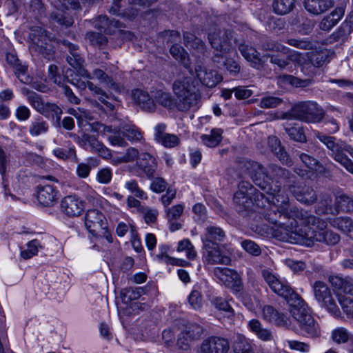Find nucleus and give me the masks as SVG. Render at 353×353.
<instances>
[{"label": "nucleus", "instance_id": "18", "mask_svg": "<svg viewBox=\"0 0 353 353\" xmlns=\"http://www.w3.org/2000/svg\"><path fill=\"white\" fill-rule=\"evenodd\" d=\"M90 130L92 132H97L104 135L108 134V140L112 145L125 146L126 142L124 140V136L116 128H112L111 125H105L100 122H94L89 123Z\"/></svg>", "mask_w": 353, "mask_h": 353}, {"label": "nucleus", "instance_id": "19", "mask_svg": "<svg viewBox=\"0 0 353 353\" xmlns=\"http://www.w3.org/2000/svg\"><path fill=\"white\" fill-rule=\"evenodd\" d=\"M229 342L221 337L211 336L203 341L197 353H227Z\"/></svg>", "mask_w": 353, "mask_h": 353}, {"label": "nucleus", "instance_id": "16", "mask_svg": "<svg viewBox=\"0 0 353 353\" xmlns=\"http://www.w3.org/2000/svg\"><path fill=\"white\" fill-rule=\"evenodd\" d=\"M85 224L88 231L94 236L105 233L107 222L105 216L97 209L88 210L85 216Z\"/></svg>", "mask_w": 353, "mask_h": 353}, {"label": "nucleus", "instance_id": "45", "mask_svg": "<svg viewBox=\"0 0 353 353\" xmlns=\"http://www.w3.org/2000/svg\"><path fill=\"white\" fill-rule=\"evenodd\" d=\"M285 130L291 139L301 143L306 142V137L302 127L299 125H287L285 127Z\"/></svg>", "mask_w": 353, "mask_h": 353}, {"label": "nucleus", "instance_id": "22", "mask_svg": "<svg viewBox=\"0 0 353 353\" xmlns=\"http://www.w3.org/2000/svg\"><path fill=\"white\" fill-rule=\"evenodd\" d=\"M195 73L201 83L208 88H214L222 81V77L217 71L208 70L201 65L195 67Z\"/></svg>", "mask_w": 353, "mask_h": 353}, {"label": "nucleus", "instance_id": "46", "mask_svg": "<svg viewBox=\"0 0 353 353\" xmlns=\"http://www.w3.org/2000/svg\"><path fill=\"white\" fill-rule=\"evenodd\" d=\"M53 154L57 158L63 160H70L74 162L78 161L74 147H70L67 148H56L53 150Z\"/></svg>", "mask_w": 353, "mask_h": 353}, {"label": "nucleus", "instance_id": "59", "mask_svg": "<svg viewBox=\"0 0 353 353\" xmlns=\"http://www.w3.org/2000/svg\"><path fill=\"white\" fill-rule=\"evenodd\" d=\"M285 43L288 45L301 50H310L312 43L307 39L290 38L286 39Z\"/></svg>", "mask_w": 353, "mask_h": 353}, {"label": "nucleus", "instance_id": "1", "mask_svg": "<svg viewBox=\"0 0 353 353\" xmlns=\"http://www.w3.org/2000/svg\"><path fill=\"white\" fill-rule=\"evenodd\" d=\"M262 275L270 289L288 301L290 306V313L303 335L312 339L320 337V325L312 316L304 300L286 282L280 280L270 271L263 270Z\"/></svg>", "mask_w": 353, "mask_h": 353}, {"label": "nucleus", "instance_id": "21", "mask_svg": "<svg viewBox=\"0 0 353 353\" xmlns=\"http://www.w3.org/2000/svg\"><path fill=\"white\" fill-rule=\"evenodd\" d=\"M62 212L69 216H79L84 210V202L76 195L65 196L61 201Z\"/></svg>", "mask_w": 353, "mask_h": 353}, {"label": "nucleus", "instance_id": "44", "mask_svg": "<svg viewBox=\"0 0 353 353\" xmlns=\"http://www.w3.org/2000/svg\"><path fill=\"white\" fill-rule=\"evenodd\" d=\"M183 40L186 46H190L200 52H203L204 51V42L201 39L196 37L193 34L190 32H184Z\"/></svg>", "mask_w": 353, "mask_h": 353}, {"label": "nucleus", "instance_id": "51", "mask_svg": "<svg viewBox=\"0 0 353 353\" xmlns=\"http://www.w3.org/2000/svg\"><path fill=\"white\" fill-rule=\"evenodd\" d=\"M351 335L347 329L339 327L332 331V339L335 343L341 344L347 342Z\"/></svg>", "mask_w": 353, "mask_h": 353}, {"label": "nucleus", "instance_id": "64", "mask_svg": "<svg viewBox=\"0 0 353 353\" xmlns=\"http://www.w3.org/2000/svg\"><path fill=\"white\" fill-rule=\"evenodd\" d=\"M242 248L253 256H259L261 253L260 247L253 241L244 240L241 242Z\"/></svg>", "mask_w": 353, "mask_h": 353}, {"label": "nucleus", "instance_id": "17", "mask_svg": "<svg viewBox=\"0 0 353 353\" xmlns=\"http://www.w3.org/2000/svg\"><path fill=\"white\" fill-rule=\"evenodd\" d=\"M214 274L225 287L234 292H238L242 290L241 279L236 271L228 268H216L214 270Z\"/></svg>", "mask_w": 353, "mask_h": 353}, {"label": "nucleus", "instance_id": "63", "mask_svg": "<svg viewBox=\"0 0 353 353\" xmlns=\"http://www.w3.org/2000/svg\"><path fill=\"white\" fill-rule=\"evenodd\" d=\"M29 10L34 17H41L45 12V7L41 0H30Z\"/></svg>", "mask_w": 353, "mask_h": 353}, {"label": "nucleus", "instance_id": "25", "mask_svg": "<svg viewBox=\"0 0 353 353\" xmlns=\"http://www.w3.org/2000/svg\"><path fill=\"white\" fill-rule=\"evenodd\" d=\"M137 166L148 179L154 177L157 168L156 159L148 152H141L137 161Z\"/></svg>", "mask_w": 353, "mask_h": 353}, {"label": "nucleus", "instance_id": "43", "mask_svg": "<svg viewBox=\"0 0 353 353\" xmlns=\"http://www.w3.org/2000/svg\"><path fill=\"white\" fill-rule=\"evenodd\" d=\"M294 6V0H274L272 5L274 11L281 15L289 13L292 10Z\"/></svg>", "mask_w": 353, "mask_h": 353}, {"label": "nucleus", "instance_id": "48", "mask_svg": "<svg viewBox=\"0 0 353 353\" xmlns=\"http://www.w3.org/2000/svg\"><path fill=\"white\" fill-rule=\"evenodd\" d=\"M144 290L141 287L138 288H129L124 289L121 293V296L122 300L125 303L130 302L133 300L138 299L143 294Z\"/></svg>", "mask_w": 353, "mask_h": 353}, {"label": "nucleus", "instance_id": "12", "mask_svg": "<svg viewBox=\"0 0 353 353\" xmlns=\"http://www.w3.org/2000/svg\"><path fill=\"white\" fill-rule=\"evenodd\" d=\"M316 300L332 315L339 316L341 312L331 294L327 284L323 281H317L312 285Z\"/></svg>", "mask_w": 353, "mask_h": 353}, {"label": "nucleus", "instance_id": "24", "mask_svg": "<svg viewBox=\"0 0 353 353\" xmlns=\"http://www.w3.org/2000/svg\"><path fill=\"white\" fill-rule=\"evenodd\" d=\"M263 317L267 321L279 327H288L290 320L283 313L279 312L271 305H265L263 308Z\"/></svg>", "mask_w": 353, "mask_h": 353}, {"label": "nucleus", "instance_id": "15", "mask_svg": "<svg viewBox=\"0 0 353 353\" xmlns=\"http://www.w3.org/2000/svg\"><path fill=\"white\" fill-rule=\"evenodd\" d=\"M203 327L196 323H187L183 327L177 339V345L183 350H188L191 343L199 341L203 334Z\"/></svg>", "mask_w": 353, "mask_h": 353}, {"label": "nucleus", "instance_id": "31", "mask_svg": "<svg viewBox=\"0 0 353 353\" xmlns=\"http://www.w3.org/2000/svg\"><path fill=\"white\" fill-rule=\"evenodd\" d=\"M329 281L334 288L345 294L353 296V278L350 276L343 278L339 276H331L329 278Z\"/></svg>", "mask_w": 353, "mask_h": 353}, {"label": "nucleus", "instance_id": "42", "mask_svg": "<svg viewBox=\"0 0 353 353\" xmlns=\"http://www.w3.org/2000/svg\"><path fill=\"white\" fill-rule=\"evenodd\" d=\"M334 209H336L337 212L340 210L347 212H352L353 199L345 194L336 197Z\"/></svg>", "mask_w": 353, "mask_h": 353}, {"label": "nucleus", "instance_id": "58", "mask_svg": "<svg viewBox=\"0 0 353 353\" xmlns=\"http://www.w3.org/2000/svg\"><path fill=\"white\" fill-rule=\"evenodd\" d=\"M50 19L66 28L72 26L74 23L72 18L58 12H52L50 14Z\"/></svg>", "mask_w": 353, "mask_h": 353}, {"label": "nucleus", "instance_id": "3", "mask_svg": "<svg viewBox=\"0 0 353 353\" xmlns=\"http://www.w3.org/2000/svg\"><path fill=\"white\" fill-rule=\"evenodd\" d=\"M172 90L176 97V109L179 111L187 112L196 107L201 101L199 89L190 77L175 80Z\"/></svg>", "mask_w": 353, "mask_h": 353}, {"label": "nucleus", "instance_id": "56", "mask_svg": "<svg viewBox=\"0 0 353 353\" xmlns=\"http://www.w3.org/2000/svg\"><path fill=\"white\" fill-rule=\"evenodd\" d=\"M28 249L21 252V256L24 259H29L38 253V248H41L39 241L37 239L30 241L27 244Z\"/></svg>", "mask_w": 353, "mask_h": 353}, {"label": "nucleus", "instance_id": "20", "mask_svg": "<svg viewBox=\"0 0 353 353\" xmlns=\"http://www.w3.org/2000/svg\"><path fill=\"white\" fill-rule=\"evenodd\" d=\"M297 201L305 204L311 205L317 200V194L315 190L310 186L298 185L296 183L290 184L288 190Z\"/></svg>", "mask_w": 353, "mask_h": 353}, {"label": "nucleus", "instance_id": "39", "mask_svg": "<svg viewBox=\"0 0 353 353\" xmlns=\"http://www.w3.org/2000/svg\"><path fill=\"white\" fill-rule=\"evenodd\" d=\"M260 46L265 50L279 52L283 54H288L289 51V48L286 46L265 36L261 37Z\"/></svg>", "mask_w": 353, "mask_h": 353}, {"label": "nucleus", "instance_id": "57", "mask_svg": "<svg viewBox=\"0 0 353 353\" xmlns=\"http://www.w3.org/2000/svg\"><path fill=\"white\" fill-rule=\"evenodd\" d=\"M140 157L139 152L135 148H129L125 152L121 157H118L119 163H128L138 160Z\"/></svg>", "mask_w": 353, "mask_h": 353}, {"label": "nucleus", "instance_id": "53", "mask_svg": "<svg viewBox=\"0 0 353 353\" xmlns=\"http://www.w3.org/2000/svg\"><path fill=\"white\" fill-rule=\"evenodd\" d=\"M48 130V124L42 119H37L31 123L29 132L32 136H39Z\"/></svg>", "mask_w": 353, "mask_h": 353}, {"label": "nucleus", "instance_id": "33", "mask_svg": "<svg viewBox=\"0 0 353 353\" xmlns=\"http://www.w3.org/2000/svg\"><path fill=\"white\" fill-rule=\"evenodd\" d=\"M238 48L245 59L254 65L260 64L261 61V54L255 48L245 43H240Z\"/></svg>", "mask_w": 353, "mask_h": 353}, {"label": "nucleus", "instance_id": "4", "mask_svg": "<svg viewBox=\"0 0 353 353\" xmlns=\"http://www.w3.org/2000/svg\"><path fill=\"white\" fill-rule=\"evenodd\" d=\"M315 136L330 150V156L353 174V162L344 154L347 152L353 157V148L345 142L323 132H317Z\"/></svg>", "mask_w": 353, "mask_h": 353}, {"label": "nucleus", "instance_id": "8", "mask_svg": "<svg viewBox=\"0 0 353 353\" xmlns=\"http://www.w3.org/2000/svg\"><path fill=\"white\" fill-rule=\"evenodd\" d=\"M323 110L314 101H303L291 109V115L307 123H319L324 117Z\"/></svg>", "mask_w": 353, "mask_h": 353}, {"label": "nucleus", "instance_id": "6", "mask_svg": "<svg viewBox=\"0 0 353 353\" xmlns=\"http://www.w3.org/2000/svg\"><path fill=\"white\" fill-rule=\"evenodd\" d=\"M288 222L292 224L288 239H292L293 234L296 235L294 233L293 229L299 223L307 226L312 225L315 229H326L327 225L325 220L311 214L307 211L296 207H290L289 202L288 203Z\"/></svg>", "mask_w": 353, "mask_h": 353}, {"label": "nucleus", "instance_id": "54", "mask_svg": "<svg viewBox=\"0 0 353 353\" xmlns=\"http://www.w3.org/2000/svg\"><path fill=\"white\" fill-rule=\"evenodd\" d=\"M62 112L61 108L57 104L46 102L43 107V112H41V114L46 117H56L59 120Z\"/></svg>", "mask_w": 353, "mask_h": 353}, {"label": "nucleus", "instance_id": "9", "mask_svg": "<svg viewBox=\"0 0 353 353\" xmlns=\"http://www.w3.org/2000/svg\"><path fill=\"white\" fill-rule=\"evenodd\" d=\"M256 188L248 181H241L238 185V190L234 195L236 210L242 215L254 210L253 196Z\"/></svg>", "mask_w": 353, "mask_h": 353}, {"label": "nucleus", "instance_id": "32", "mask_svg": "<svg viewBox=\"0 0 353 353\" xmlns=\"http://www.w3.org/2000/svg\"><path fill=\"white\" fill-rule=\"evenodd\" d=\"M248 327L251 332L261 340L269 341L273 339V335L270 330L263 327L261 322L257 319H252L248 323Z\"/></svg>", "mask_w": 353, "mask_h": 353}, {"label": "nucleus", "instance_id": "11", "mask_svg": "<svg viewBox=\"0 0 353 353\" xmlns=\"http://www.w3.org/2000/svg\"><path fill=\"white\" fill-rule=\"evenodd\" d=\"M208 40L216 51L228 53L233 48L236 39L230 30L214 29L208 33Z\"/></svg>", "mask_w": 353, "mask_h": 353}, {"label": "nucleus", "instance_id": "23", "mask_svg": "<svg viewBox=\"0 0 353 353\" xmlns=\"http://www.w3.org/2000/svg\"><path fill=\"white\" fill-rule=\"evenodd\" d=\"M58 199V191L51 185H39L37 188V200L45 207L53 206Z\"/></svg>", "mask_w": 353, "mask_h": 353}, {"label": "nucleus", "instance_id": "34", "mask_svg": "<svg viewBox=\"0 0 353 353\" xmlns=\"http://www.w3.org/2000/svg\"><path fill=\"white\" fill-rule=\"evenodd\" d=\"M307 70L320 68L325 63L330 62V57L327 52H316L307 53Z\"/></svg>", "mask_w": 353, "mask_h": 353}, {"label": "nucleus", "instance_id": "2", "mask_svg": "<svg viewBox=\"0 0 353 353\" xmlns=\"http://www.w3.org/2000/svg\"><path fill=\"white\" fill-rule=\"evenodd\" d=\"M245 168L256 185L268 195L267 199L279 201V197L285 196L281 190V184L289 190L290 184L295 183L296 177L288 170L276 164H270L264 168L261 163L248 161Z\"/></svg>", "mask_w": 353, "mask_h": 353}, {"label": "nucleus", "instance_id": "41", "mask_svg": "<svg viewBox=\"0 0 353 353\" xmlns=\"http://www.w3.org/2000/svg\"><path fill=\"white\" fill-rule=\"evenodd\" d=\"M223 131L221 129H212L210 134H204L201 137L203 143L208 147H215L222 139Z\"/></svg>", "mask_w": 353, "mask_h": 353}, {"label": "nucleus", "instance_id": "10", "mask_svg": "<svg viewBox=\"0 0 353 353\" xmlns=\"http://www.w3.org/2000/svg\"><path fill=\"white\" fill-rule=\"evenodd\" d=\"M325 229L308 228L304 234H299V239L294 238V240H303L307 245H310L314 241L325 243L327 245H336L340 241V236L332 231L325 230Z\"/></svg>", "mask_w": 353, "mask_h": 353}, {"label": "nucleus", "instance_id": "27", "mask_svg": "<svg viewBox=\"0 0 353 353\" xmlns=\"http://www.w3.org/2000/svg\"><path fill=\"white\" fill-rule=\"evenodd\" d=\"M268 144L271 151L279 159V160L287 166H292L293 161L290 157L288 154L285 150L284 148L281 146L280 140L275 136L268 137Z\"/></svg>", "mask_w": 353, "mask_h": 353}, {"label": "nucleus", "instance_id": "60", "mask_svg": "<svg viewBox=\"0 0 353 353\" xmlns=\"http://www.w3.org/2000/svg\"><path fill=\"white\" fill-rule=\"evenodd\" d=\"M287 343L290 350L298 351L302 353H307L310 350V345L309 343L296 341V340H288Z\"/></svg>", "mask_w": 353, "mask_h": 353}, {"label": "nucleus", "instance_id": "35", "mask_svg": "<svg viewBox=\"0 0 353 353\" xmlns=\"http://www.w3.org/2000/svg\"><path fill=\"white\" fill-rule=\"evenodd\" d=\"M331 224L334 228L339 229L353 239V220L352 219L347 216L337 217L332 221ZM352 255L353 256V251Z\"/></svg>", "mask_w": 353, "mask_h": 353}, {"label": "nucleus", "instance_id": "52", "mask_svg": "<svg viewBox=\"0 0 353 353\" xmlns=\"http://www.w3.org/2000/svg\"><path fill=\"white\" fill-rule=\"evenodd\" d=\"M122 134L131 141H137L142 139L141 132L134 125H125L123 128Z\"/></svg>", "mask_w": 353, "mask_h": 353}, {"label": "nucleus", "instance_id": "14", "mask_svg": "<svg viewBox=\"0 0 353 353\" xmlns=\"http://www.w3.org/2000/svg\"><path fill=\"white\" fill-rule=\"evenodd\" d=\"M57 43L61 44L68 48L69 54L66 58L67 62L74 69L77 74L88 79H92V76L83 67L84 59L79 52L78 46L73 44L65 39L59 40Z\"/></svg>", "mask_w": 353, "mask_h": 353}, {"label": "nucleus", "instance_id": "61", "mask_svg": "<svg viewBox=\"0 0 353 353\" xmlns=\"http://www.w3.org/2000/svg\"><path fill=\"white\" fill-rule=\"evenodd\" d=\"M296 155L301 161L309 169L314 170L319 164L317 159L313 157L301 152H297Z\"/></svg>", "mask_w": 353, "mask_h": 353}, {"label": "nucleus", "instance_id": "7", "mask_svg": "<svg viewBox=\"0 0 353 353\" xmlns=\"http://www.w3.org/2000/svg\"><path fill=\"white\" fill-rule=\"evenodd\" d=\"M30 30V39L32 40L30 46V51L41 54L48 60L52 59L54 52V41L52 37L41 27H32Z\"/></svg>", "mask_w": 353, "mask_h": 353}, {"label": "nucleus", "instance_id": "13", "mask_svg": "<svg viewBox=\"0 0 353 353\" xmlns=\"http://www.w3.org/2000/svg\"><path fill=\"white\" fill-rule=\"evenodd\" d=\"M123 1V0H112L109 12L117 16L132 19L137 16L139 12L136 6H138L143 8L150 7L158 0H128L129 7L127 8H122Z\"/></svg>", "mask_w": 353, "mask_h": 353}, {"label": "nucleus", "instance_id": "55", "mask_svg": "<svg viewBox=\"0 0 353 353\" xmlns=\"http://www.w3.org/2000/svg\"><path fill=\"white\" fill-rule=\"evenodd\" d=\"M85 39L89 41L90 44L99 47H102L108 43L106 37L98 32H88L85 34Z\"/></svg>", "mask_w": 353, "mask_h": 353}, {"label": "nucleus", "instance_id": "62", "mask_svg": "<svg viewBox=\"0 0 353 353\" xmlns=\"http://www.w3.org/2000/svg\"><path fill=\"white\" fill-rule=\"evenodd\" d=\"M183 205L181 204H177L172 208H168L165 212L168 221L171 222L179 219L183 212Z\"/></svg>", "mask_w": 353, "mask_h": 353}, {"label": "nucleus", "instance_id": "29", "mask_svg": "<svg viewBox=\"0 0 353 353\" xmlns=\"http://www.w3.org/2000/svg\"><path fill=\"white\" fill-rule=\"evenodd\" d=\"M334 6L332 0H305L304 6L310 13L319 15L324 13Z\"/></svg>", "mask_w": 353, "mask_h": 353}, {"label": "nucleus", "instance_id": "37", "mask_svg": "<svg viewBox=\"0 0 353 353\" xmlns=\"http://www.w3.org/2000/svg\"><path fill=\"white\" fill-rule=\"evenodd\" d=\"M153 97L154 101L168 110L176 108V101L170 92L158 90L154 92Z\"/></svg>", "mask_w": 353, "mask_h": 353}, {"label": "nucleus", "instance_id": "49", "mask_svg": "<svg viewBox=\"0 0 353 353\" xmlns=\"http://www.w3.org/2000/svg\"><path fill=\"white\" fill-rule=\"evenodd\" d=\"M288 53L289 63L293 62L301 66L303 71H304L305 69L307 70V53L302 54L295 50H290V49Z\"/></svg>", "mask_w": 353, "mask_h": 353}, {"label": "nucleus", "instance_id": "30", "mask_svg": "<svg viewBox=\"0 0 353 353\" xmlns=\"http://www.w3.org/2000/svg\"><path fill=\"white\" fill-rule=\"evenodd\" d=\"M210 248L203 247L206 250V261L211 264H230L231 259L226 255L222 254L219 249V245H213L210 246Z\"/></svg>", "mask_w": 353, "mask_h": 353}, {"label": "nucleus", "instance_id": "5", "mask_svg": "<svg viewBox=\"0 0 353 353\" xmlns=\"http://www.w3.org/2000/svg\"><path fill=\"white\" fill-rule=\"evenodd\" d=\"M288 197L286 196H281L279 197V201L274 199V202H272L274 206L269 209L264 210L262 215L263 218L270 223L273 224L278 228V230H281V234L284 231L285 236L281 238L283 241H288V236L290 234L292 224L288 222ZM270 203V201L268 200Z\"/></svg>", "mask_w": 353, "mask_h": 353}, {"label": "nucleus", "instance_id": "38", "mask_svg": "<svg viewBox=\"0 0 353 353\" xmlns=\"http://www.w3.org/2000/svg\"><path fill=\"white\" fill-rule=\"evenodd\" d=\"M254 345L243 335H237L233 344L234 353H254Z\"/></svg>", "mask_w": 353, "mask_h": 353}, {"label": "nucleus", "instance_id": "26", "mask_svg": "<svg viewBox=\"0 0 353 353\" xmlns=\"http://www.w3.org/2000/svg\"><path fill=\"white\" fill-rule=\"evenodd\" d=\"M225 236V232L222 228L215 225H209L205 228V232L202 238L203 247L210 248V246L219 245V243L224 240Z\"/></svg>", "mask_w": 353, "mask_h": 353}, {"label": "nucleus", "instance_id": "36", "mask_svg": "<svg viewBox=\"0 0 353 353\" xmlns=\"http://www.w3.org/2000/svg\"><path fill=\"white\" fill-rule=\"evenodd\" d=\"M92 78L97 79L107 88L111 89L116 92L120 91V85L116 83L111 77H110L103 70L99 68H97L93 70Z\"/></svg>", "mask_w": 353, "mask_h": 353}, {"label": "nucleus", "instance_id": "47", "mask_svg": "<svg viewBox=\"0 0 353 353\" xmlns=\"http://www.w3.org/2000/svg\"><path fill=\"white\" fill-rule=\"evenodd\" d=\"M170 52L172 56L176 60H179L182 64L187 66L189 64V56L188 52L179 45L173 44Z\"/></svg>", "mask_w": 353, "mask_h": 353}, {"label": "nucleus", "instance_id": "40", "mask_svg": "<svg viewBox=\"0 0 353 353\" xmlns=\"http://www.w3.org/2000/svg\"><path fill=\"white\" fill-rule=\"evenodd\" d=\"M22 91L24 94H26L28 102L37 112L40 113L43 112L46 103L39 94L27 88H23Z\"/></svg>", "mask_w": 353, "mask_h": 353}, {"label": "nucleus", "instance_id": "28", "mask_svg": "<svg viewBox=\"0 0 353 353\" xmlns=\"http://www.w3.org/2000/svg\"><path fill=\"white\" fill-rule=\"evenodd\" d=\"M132 96L134 101L143 110L149 112L155 111L156 103L147 92L136 90L133 92Z\"/></svg>", "mask_w": 353, "mask_h": 353}, {"label": "nucleus", "instance_id": "50", "mask_svg": "<svg viewBox=\"0 0 353 353\" xmlns=\"http://www.w3.org/2000/svg\"><path fill=\"white\" fill-rule=\"evenodd\" d=\"M350 34L349 30L341 24V26L330 36L327 41L330 43H343L347 39Z\"/></svg>", "mask_w": 353, "mask_h": 353}]
</instances>
